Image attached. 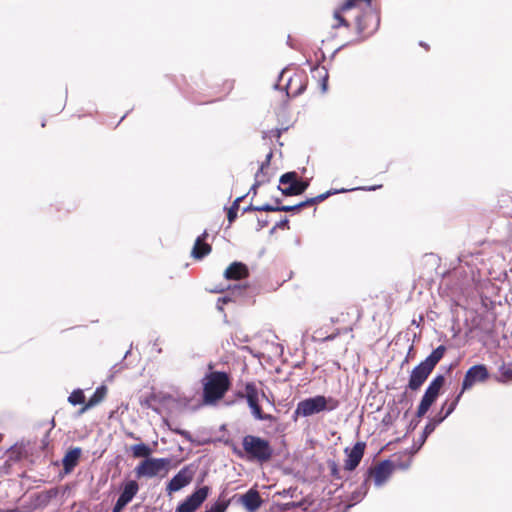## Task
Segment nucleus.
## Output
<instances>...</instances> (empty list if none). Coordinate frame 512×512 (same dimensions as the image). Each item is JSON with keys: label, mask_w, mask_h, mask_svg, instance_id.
Segmentation results:
<instances>
[{"label": "nucleus", "mask_w": 512, "mask_h": 512, "mask_svg": "<svg viewBox=\"0 0 512 512\" xmlns=\"http://www.w3.org/2000/svg\"><path fill=\"white\" fill-rule=\"evenodd\" d=\"M232 450L238 458L258 465L270 462L274 456L270 441L252 434L245 435L241 447L234 446Z\"/></svg>", "instance_id": "f257e3e1"}, {"label": "nucleus", "mask_w": 512, "mask_h": 512, "mask_svg": "<svg viewBox=\"0 0 512 512\" xmlns=\"http://www.w3.org/2000/svg\"><path fill=\"white\" fill-rule=\"evenodd\" d=\"M231 377L224 371H212L202 379L203 404L214 406L221 401L231 388Z\"/></svg>", "instance_id": "f03ea898"}, {"label": "nucleus", "mask_w": 512, "mask_h": 512, "mask_svg": "<svg viewBox=\"0 0 512 512\" xmlns=\"http://www.w3.org/2000/svg\"><path fill=\"white\" fill-rule=\"evenodd\" d=\"M447 351L446 346L440 345L434 349L429 356L420 362L411 371L407 387L412 391H417L428 379L436 365L442 360Z\"/></svg>", "instance_id": "7ed1b4c3"}, {"label": "nucleus", "mask_w": 512, "mask_h": 512, "mask_svg": "<svg viewBox=\"0 0 512 512\" xmlns=\"http://www.w3.org/2000/svg\"><path fill=\"white\" fill-rule=\"evenodd\" d=\"M340 406V401L334 397H326L324 395H316L306 398L298 402L294 411V418L310 417L321 412H330L336 410Z\"/></svg>", "instance_id": "20e7f679"}, {"label": "nucleus", "mask_w": 512, "mask_h": 512, "mask_svg": "<svg viewBox=\"0 0 512 512\" xmlns=\"http://www.w3.org/2000/svg\"><path fill=\"white\" fill-rule=\"evenodd\" d=\"M238 398H245L247 401V404L251 410L252 415L257 420H264V421H275V417L271 414H266L263 412L261 406H260V400L266 399L268 400L267 395L265 392L260 389L257 384L253 381L246 382L244 385L243 392L237 393Z\"/></svg>", "instance_id": "39448f33"}, {"label": "nucleus", "mask_w": 512, "mask_h": 512, "mask_svg": "<svg viewBox=\"0 0 512 512\" xmlns=\"http://www.w3.org/2000/svg\"><path fill=\"white\" fill-rule=\"evenodd\" d=\"M307 83V75L303 71L283 70L276 87L284 89L288 97H296L306 89Z\"/></svg>", "instance_id": "423d86ee"}, {"label": "nucleus", "mask_w": 512, "mask_h": 512, "mask_svg": "<svg viewBox=\"0 0 512 512\" xmlns=\"http://www.w3.org/2000/svg\"><path fill=\"white\" fill-rule=\"evenodd\" d=\"M445 384L444 375H437L428 385L417 408L416 416L422 418L436 401L441 389Z\"/></svg>", "instance_id": "0eeeda50"}, {"label": "nucleus", "mask_w": 512, "mask_h": 512, "mask_svg": "<svg viewBox=\"0 0 512 512\" xmlns=\"http://www.w3.org/2000/svg\"><path fill=\"white\" fill-rule=\"evenodd\" d=\"M171 460L169 458H147L135 468L137 478L157 476L161 471H168Z\"/></svg>", "instance_id": "6e6552de"}, {"label": "nucleus", "mask_w": 512, "mask_h": 512, "mask_svg": "<svg viewBox=\"0 0 512 512\" xmlns=\"http://www.w3.org/2000/svg\"><path fill=\"white\" fill-rule=\"evenodd\" d=\"M278 189L285 196L300 195L306 191L309 186L307 181L299 180L296 172H287L280 177Z\"/></svg>", "instance_id": "1a4fd4ad"}, {"label": "nucleus", "mask_w": 512, "mask_h": 512, "mask_svg": "<svg viewBox=\"0 0 512 512\" xmlns=\"http://www.w3.org/2000/svg\"><path fill=\"white\" fill-rule=\"evenodd\" d=\"M489 378V371L484 364H478L470 367L462 382L461 391L464 393L466 390L471 389L476 383H483Z\"/></svg>", "instance_id": "9d476101"}, {"label": "nucleus", "mask_w": 512, "mask_h": 512, "mask_svg": "<svg viewBox=\"0 0 512 512\" xmlns=\"http://www.w3.org/2000/svg\"><path fill=\"white\" fill-rule=\"evenodd\" d=\"M195 475V468L193 465L184 466L166 485L168 494H172L189 485Z\"/></svg>", "instance_id": "9b49d317"}, {"label": "nucleus", "mask_w": 512, "mask_h": 512, "mask_svg": "<svg viewBox=\"0 0 512 512\" xmlns=\"http://www.w3.org/2000/svg\"><path fill=\"white\" fill-rule=\"evenodd\" d=\"M209 492L210 488L208 486H203L195 490L177 506L176 512H195L207 499Z\"/></svg>", "instance_id": "f8f14e48"}, {"label": "nucleus", "mask_w": 512, "mask_h": 512, "mask_svg": "<svg viewBox=\"0 0 512 512\" xmlns=\"http://www.w3.org/2000/svg\"><path fill=\"white\" fill-rule=\"evenodd\" d=\"M347 190L346 189H341V190H328L322 194H319L315 197H311V198H307L305 201H302V202H299L295 205H280V211H284V212H300L303 208H306V207H309V206H314V205H317L321 202H323L324 200H326L328 197H330L331 195H334L336 193H339V192H346Z\"/></svg>", "instance_id": "ddd939ff"}, {"label": "nucleus", "mask_w": 512, "mask_h": 512, "mask_svg": "<svg viewBox=\"0 0 512 512\" xmlns=\"http://www.w3.org/2000/svg\"><path fill=\"white\" fill-rule=\"evenodd\" d=\"M365 448L366 443L362 441L355 443L352 448H345L346 459L344 461V469L346 471H353L357 468L364 456Z\"/></svg>", "instance_id": "4468645a"}, {"label": "nucleus", "mask_w": 512, "mask_h": 512, "mask_svg": "<svg viewBox=\"0 0 512 512\" xmlns=\"http://www.w3.org/2000/svg\"><path fill=\"white\" fill-rule=\"evenodd\" d=\"M361 318V310L359 307L352 305L346 308V311L340 313L336 318L332 319L333 323H343L346 326L340 328L341 333L351 332L354 324Z\"/></svg>", "instance_id": "2eb2a0df"}, {"label": "nucleus", "mask_w": 512, "mask_h": 512, "mask_svg": "<svg viewBox=\"0 0 512 512\" xmlns=\"http://www.w3.org/2000/svg\"><path fill=\"white\" fill-rule=\"evenodd\" d=\"M393 469L394 467L392 462L384 460L370 468L369 475L374 479L377 486H381L391 476Z\"/></svg>", "instance_id": "dca6fc26"}, {"label": "nucleus", "mask_w": 512, "mask_h": 512, "mask_svg": "<svg viewBox=\"0 0 512 512\" xmlns=\"http://www.w3.org/2000/svg\"><path fill=\"white\" fill-rule=\"evenodd\" d=\"M139 490L138 483L134 480L128 481L120 496L118 497L112 512H121L125 506L133 499Z\"/></svg>", "instance_id": "f3484780"}, {"label": "nucleus", "mask_w": 512, "mask_h": 512, "mask_svg": "<svg viewBox=\"0 0 512 512\" xmlns=\"http://www.w3.org/2000/svg\"><path fill=\"white\" fill-rule=\"evenodd\" d=\"M208 236L209 234L207 230H205L200 236L196 238L191 252L192 257L195 259L200 260L211 253L212 247L206 242Z\"/></svg>", "instance_id": "a211bd4d"}, {"label": "nucleus", "mask_w": 512, "mask_h": 512, "mask_svg": "<svg viewBox=\"0 0 512 512\" xmlns=\"http://www.w3.org/2000/svg\"><path fill=\"white\" fill-rule=\"evenodd\" d=\"M240 503L248 512H255L261 507L263 500L257 490L250 489L240 497Z\"/></svg>", "instance_id": "6ab92c4d"}, {"label": "nucleus", "mask_w": 512, "mask_h": 512, "mask_svg": "<svg viewBox=\"0 0 512 512\" xmlns=\"http://www.w3.org/2000/svg\"><path fill=\"white\" fill-rule=\"evenodd\" d=\"M249 276V269L242 262L231 263L224 271V277L227 280H242Z\"/></svg>", "instance_id": "aec40b11"}, {"label": "nucleus", "mask_w": 512, "mask_h": 512, "mask_svg": "<svg viewBox=\"0 0 512 512\" xmlns=\"http://www.w3.org/2000/svg\"><path fill=\"white\" fill-rule=\"evenodd\" d=\"M82 450L79 447L69 449L62 459V465L66 473L71 472L78 464Z\"/></svg>", "instance_id": "412c9836"}, {"label": "nucleus", "mask_w": 512, "mask_h": 512, "mask_svg": "<svg viewBox=\"0 0 512 512\" xmlns=\"http://www.w3.org/2000/svg\"><path fill=\"white\" fill-rule=\"evenodd\" d=\"M497 205L503 215L512 217V190L501 192Z\"/></svg>", "instance_id": "4be33fe9"}, {"label": "nucleus", "mask_w": 512, "mask_h": 512, "mask_svg": "<svg viewBox=\"0 0 512 512\" xmlns=\"http://www.w3.org/2000/svg\"><path fill=\"white\" fill-rule=\"evenodd\" d=\"M107 395V387L102 385L96 388L93 395L89 398V400L84 404V406L80 409V413H84L88 409L96 406L100 402H102Z\"/></svg>", "instance_id": "5701e85b"}, {"label": "nucleus", "mask_w": 512, "mask_h": 512, "mask_svg": "<svg viewBox=\"0 0 512 512\" xmlns=\"http://www.w3.org/2000/svg\"><path fill=\"white\" fill-rule=\"evenodd\" d=\"M327 326L320 327L316 329L312 334L313 341L316 342H325L329 340L335 339L338 335L341 334L340 328L333 329L332 332L329 333V331L326 329Z\"/></svg>", "instance_id": "b1692460"}, {"label": "nucleus", "mask_w": 512, "mask_h": 512, "mask_svg": "<svg viewBox=\"0 0 512 512\" xmlns=\"http://www.w3.org/2000/svg\"><path fill=\"white\" fill-rule=\"evenodd\" d=\"M463 393L459 392V394L455 397V399L451 403L445 402L442 405L441 411L437 417V422H442L445 418H447L456 408L458 402L460 401Z\"/></svg>", "instance_id": "393cba45"}, {"label": "nucleus", "mask_w": 512, "mask_h": 512, "mask_svg": "<svg viewBox=\"0 0 512 512\" xmlns=\"http://www.w3.org/2000/svg\"><path fill=\"white\" fill-rule=\"evenodd\" d=\"M56 495L57 491L55 489L42 491L34 495V502L37 506L45 507Z\"/></svg>", "instance_id": "a878e982"}, {"label": "nucleus", "mask_w": 512, "mask_h": 512, "mask_svg": "<svg viewBox=\"0 0 512 512\" xmlns=\"http://www.w3.org/2000/svg\"><path fill=\"white\" fill-rule=\"evenodd\" d=\"M271 158L272 152H269L266 156L265 162L261 163L260 167L258 168V171L255 174V183L251 188L254 191V194H256L257 187L264 182V169L268 168Z\"/></svg>", "instance_id": "bb28decb"}, {"label": "nucleus", "mask_w": 512, "mask_h": 512, "mask_svg": "<svg viewBox=\"0 0 512 512\" xmlns=\"http://www.w3.org/2000/svg\"><path fill=\"white\" fill-rule=\"evenodd\" d=\"M280 204H281V200L277 198V199H275V205H271V204H263L260 206L249 205L247 208L244 209V211L245 212H247V211L277 212V211H280Z\"/></svg>", "instance_id": "cd10ccee"}, {"label": "nucleus", "mask_w": 512, "mask_h": 512, "mask_svg": "<svg viewBox=\"0 0 512 512\" xmlns=\"http://www.w3.org/2000/svg\"><path fill=\"white\" fill-rule=\"evenodd\" d=\"M131 451L133 454V457L135 458H148V456L151 454V449L148 445L144 443L135 444L131 446Z\"/></svg>", "instance_id": "c85d7f7f"}, {"label": "nucleus", "mask_w": 512, "mask_h": 512, "mask_svg": "<svg viewBox=\"0 0 512 512\" xmlns=\"http://www.w3.org/2000/svg\"><path fill=\"white\" fill-rule=\"evenodd\" d=\"M347 10H342V5L334 12V19L336 21L335 24H333V28H339L341 26L349 27L348 21L342 16L343 12H346Z\"/></svg>", "instance_id": "c756f323"}, {"label": "nucleus", "mask_w": 512, "mask_h": 512, "mask_svg": "<svg viewBox=\"0 0 512 512\" xmlns=\"http://www.w3.org/2000/svg\"><path fill=\"white\" fill-rule=\"evenodd\" d=\"M69 403L72 405L85 404V395L82 390H74L68 397Z\"/></svg>", "instance_id": "7c9ffc66"}, {"label": "nucleus", "mask_w": 512, "mask_h": 512, "mask_svg": "<svg viewBox=\"0 0 512 512\" xmlns=\"http://www.w3.org/2000/svg\"><path fill=\"white\" fill-rule=\"evenodd\" d=\"M242 200L241 197L237 198L233 204L231 205V207L228 209L227 211V218H228V221L229 223L231 224L232 222H234V220L236 219L237 217V212H238V209H239V202Z\"/></svg>", "instance_id": "2f4dec72"}, {"label": "nucleus", "mask_w": 512, "mask_h": 512, "mask_svg": "<svg viewBox=\"0 0 512 512\" xmlns=\"http://www.w3.org/2000/svg\"><path fill=\"white\" fill-rule=\"evenodd\" d=\"M372 0H345L342 3V10H350L357 6H359L361 3L370 4Z\"/></svg>", "instance_id": "473e14b6"}, {"label": "nucleus", "mask_w": 512, "mask_h": 512, "mask_svg": "<svg viewBox=\"0 0 512 512\" xmlns=\"http://www.w3.org/2000/svg\"><path fill=\"white\" fill-rule=\"evenodd\" d=\"M501 380L506 382L512 380V365L503 364L500 369Z\"/></svg>", "instance_id": "72a5a7b5"}, {"label": "nucleus", "mask_w": 512, "mask_h": 512, "mask_svg": "<svg viewBox=\"0 0 512 512\" xmlns=\"http://www.w3.org/2000/svg\"><path fill=\"white\" fill-rule=\"evenodd\" d=\"M439 423L440 422H437V417H436L432 421H430L429 423L426 424L424 431H423L424 440L427 438V436L429 434H431L435 430L437 424H439Z\"/></svg>", "instance_id": "f704fd0d"}, {"label": "nucleus", "mask_w": 512, "mask_h": 512, "mask_svg": "<svg viewBox=\"0 0 512 512\" xmlns=\"http://www.w3.org/2000/svg\"><path fill=\"white\" fill-rule=\"evenodd\" d=\"M329 467L332 477L335 479H341L338 465L334 461L329 464Z\"/></svg>", "instance_id": "c9c22d12"}, {"label": "nucleus", "mask_w": 512, "mask_h": 512, "mask_svg": "<svg viewBox=\"0 0 512 512\" xmlns=\"http://www.w3.org/2000/svg\"><path fill=\"white\" fill-rule=\"evenodd\" d=\"M321 77L323 79L322 90L325 91L326 90V83H327V80H328V73L326 71H324V73H323V75Z\"/></svg>", "instance_id": "e433bc0d"}, {"label": "nucleus", "mask_w": 512, "mask_h": 512, "mask_svg": "<svg viewBox=\"0 0 512 512\" xmlns=\"http://www.w3.org/2000/svg\"><path fill=\"white\" fill-rule=\"evenodd\" d=\"M276 227L278 228H284V227H288V219H284L282 221H280Z\"/></svg>", "instance_id": "4c0bfd02"}, {"label": "nucleus", "mask_w": 512, "mask_h": 512, "mask_svg": "<svg viewBox=\"0 0 512 512\" xmlns=\"http://www.w3.org/2000/svg\"><path fill=\"white\" fill-rule=\"evenodd\" d=\"M235 290H237L239 292V294H241L242 291L244 290V288L241 286H235Z\"/></svg>", "instance_id": "58836bf2"}, {"label": "nucleus", "mask_w": 512, "mask_h": 512, "mask_svg": "<svg viewBox=\"0 0 512 512\" xmlns=\"http://www.w3.org/2000/svg\"><path fill=\"white\" fill-rule=\"evenodd\" d=\"M381 187H382V185L373 186V187L368 188L367 190H375V189L381 188Z\"/></svg>", "instance_id": "ea45409f"}, {"label": "nucleus", "mask_w": 512, "mask_h": 512, "mask_svg": "<svg viewBox=\"0 0 512 512\" xmlns=\"http://www.w3.org/2000/svg\"><path fill=\"white\" fill-rule=\"evenodd\" d=\"M268 224V221H265V223L261 224V227H265Z\"/></svg>", "instance_id": "a19ab883"}]
</instances>
